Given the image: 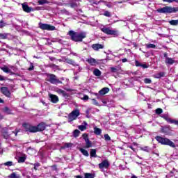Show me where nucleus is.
<instances>
[{"instance_id": "1", "label": "nucleus", "mask_w": 178, "mask_h": 178, "mask_svg": "<svg viewBox=\"0 0 178 178\" xmlns=\"http://www.w3.org/2000/svg\"><path fill=\"white\" fill-rule=\"evenodd\" d=\"M68 35H70L72 41H74V42H81L84 38L87 37L86 32H74V31H70L68 32Z\"/></svg>"}, {"instance_id": "2", "label": "nucleus", "mask_w": 178, "mask_h": 178, "mask_svg": "<svg viewBox=\"0 0 178 178\" xmlns=\"http://www.w3.org/2000/svg\"><path fill=\"white\" fill-rule=\"evenodd\" d=\"M158 13H163L164 15H169L170 13H176L178 12V7L165 6L156 10Z\"/></svg>"}, {"instance_id": "3", "label": "nucleus", "mask_w": 178, "mask_h": 178, "mask_svg": "<svg viewBox=\"0 0 178 178\" xmlns=\"http://www.w3.org/2000/svg\"><path fill=\"white\" fill-rule=\"evenodd\" d=\"M155 139L158 143L162 144V145H168L172 148H176V145L175 143L172 142L169 138H163L161 136H156Z\"/></svg>"}, {"instance_id": "4", "label": "nucleus", "mask_w": 178, "mask_h": 178, "mask_svg": "<svg viewBox=\"0 0 178 178\" xmlns=\"http://www.w3.org/2000/svg\"><path fill=\"white\" fill-rule=\"evenodd\" d=\"M101 31L104 33V34H107V35H113L114 37H118L119 35V31L106 27L102 28Z\"/></svg>"}, {"instance_id": "5", "label": "nucleus", "mask_w": 178, "mask_h": 178, "mask_svg": "<svg viewBox=\"0 0 178 178\" xmlns=\"http://www.w3.org/2000/svg\"><path fill=\"white\" fill-rule=\"evenodd\" d=\"M38 26L40 30H47V31H54V30H56V28L54 26L49 24H43L42 22H39Z\"/></svg>"}, {"instance_id": "6", "label": "nucleus", "mask_w": 178, "mask_h": 178, "mask_svg": "<svg viewBox=\"0 0 178 178\" xmlns=\"http://www.w3.org/2000/svg\"><path fill=\"white\" fill-rule=\"evenodd\" d=\"M46 80L47 81H49L51 84H58V83L62 84V81L56 78V76H55V74H48Z\"/></svg>"}, {"instance_id": "7", "label": "nucleus", "mask_w": 178, "mask_h": 178, "mask_svg": "<svg viewBox=\"0 0 178 178\" xmlns=\"http://www.w3.org/2000/svg\"><path fill=\"white\" fill-rule=\"evenodd\" d=\"M80 115V111L75 110L73 111L68 116L69 122H73V120H76L77 118H79Z\"/></svg>"}, {"instance_id": "8", "label": "nucleus", "mask_w": 178, "mask_h": 178, "mask_svg": "<svg viewBox=\"0 0 178 178\" xmlns=\"http://www.w3.org/2000/svg\"><path fill=\"white\" fill-rule=\"evenodd\" d=\"M24 128L26 131H29L30 133H37V127L31 125L30 124H24Z\"/></svg>"}, {"instance_id": "9", "label": "nucleus", "mask_w": 178, "mask_h": 178, "mask_svg": "<svg viewBox=\"0 0 178 178\" xmlns=\"http://www.w3.org/2000/svg\"><path fill=\"white\" fill-rule=\"evenodd\" d=\"M164 58H165V63L166 65H173L174 63H176V60L175 58H170L168 56V54H164Z\"/></svg>"}, {"instance_id": "10", "label": "nucleus", "mask_w": 178, "mask_h": 178, "mask_svg": "<svg viewBox=\"0 0 178 178\" xmlns=\"http://www.w3.org/2000/svg\"><path fill=\"white\" fill-rule=\"evenodd\" d=\"M102 60H95V58H90L86 60V62L89 63L91 66H97V65H99Z\"/></svg>"}, {"instance_id": "11", "label": "nucleus", "mask_w": 178, "mask_h": 178, "mask_svg": "<svg viewBox=\"0 0 178 178\" xmlns=\"http://www.w3.org/2000/svg\"><path fill=\"white\" fill-rule=\"evenodd\" d=\"M1 70H2L4 73H12L11 69H13V66L8 65H3V66H0Z\"/></svg>"}, {"instance_id": "12", "label": "nucleus", "mask_w": 178, "mask_h": 178, "mask_svg": "<svg viewBox=\"0 0 178 178\" xmlns=\"http://www.w3.org/2000/svg\"><path fill=\"white\" fill-rule=\"evenodd\" d=\"M99 169H108L109 168V161L108 160H104L99 164Z\"/></svg>"}, {"instance_id": "13", "label": "nucleus", "mask_w": 178, "mask_h": 178, "mask_svg": "<svg viewBox=\"0 0 178 178\" xmlns=\"http://www.w3.org/2000/svg\"><path fill=\"white\" fill-rule=\"evenodd\" d=\"M68 5L70 8H77L80 6V0H70V3Z\"/></svg>"}, {"instance_id": "14", "label": "nucleus", "mask_w": 178, "mask_h": 178, "mask_svg": "<svg viewBox=\"0 0 178 178\" xmlns=\"http://www.w3.org/2000/svg\"><path fill=\"white\" fill-rule=\"evenodd\" d=\"M1 92H2V94H3V95L8 97V98L10 97V92L9 91V89H8V88L2 87L1 88Z\"/></svg>"}, {"instance_id": "15", "label": "nucleus", "mask_w": 178, "mask_h": 178, "mask_svg": "<svg viewBox=\"0 0 178 178\" xmlns=\"http://www.w3.org/2000/svg\"><path fill=\"white\" fill-rule=\"evenodd\" d=\"M22 9L24 12H26V13H30V12L33 11V8L26 3H22Z\"/></svg>"}, {"instance_id": "16", "label": "nucleus", "mask_w": 178, "mask_h": 178, "mask_svg": "<svg viewBox=\"0 0 178 178\" xmlns=\"http://www.w3.org/2000/svg\"><path fill=\"white\" fill-rule=\"evenodd\" d=\"M46 127H47V125L45 124V123L42 122L36 127L37 131H44Z\"/></svg>"}, {"instance_id": "17", "label": "nucleus", "mask_w": 178, "mask_h": 178, "mask_svg": "<svg viewBox=\"0 0 178 178\" xmlns=\"http://www.w3.org/2000/svg\"><path fill=\"white\" fill-rule=\"evenodd\" d=\"M55 91L57 92V94H59V95H62L63 97H67V93L62 89L56 88Z\"/></svg>"}, {"instance_id": "18", "label": "nucleus", "mask_w": 178, "mask_h": 178, "mask_svg": "<svg viewBox=\"0 0 178 178\" xmlns=\"http://www.w3.org/2000/svg\"><path fill=\"white\" fill-rule=\"evenodd\" d=\"M49 98L51 99V101L53 102V104H56L59 102V98L55 95L50 94Z\"/></svg>"}, {"instance_id": "19", "label": "nucleus", "mask_w": 178, "mask_h": 178, "mask_svg": "<svg viewBox=\"0 0 178 178\" xmlns=\"http://www.w3.org/2000/svg\"><path fill=\"white\" fill-rule=\"evenodd\" d=\"M83 125H79L78 126V129L79 130H80L81 131H84V130H87V126H88V124L87 123V122L84 121L83 122Z\"/></svg>"}, {"instance_id": "20", "label": "nucleus", "mask_w": 178, "mask_h": 178, "mask_svg": "<svg viewBox=\"0 0 178 178\" xmlns=\"http://www.w3.org/2000/svg\"><path fill=\"white\" fill-rule=\"evenodd\" d=\"M108 92H109L108 88H103L99 91V95H105V94H108Z\"/></svg>"}, {"instance_id": "21", "label": "nucleus", "mask_w": 178, "mask_h": 178, "mask_svg": "<svg viewBox=\"0 0 178 178\" xmlns=\"http://www.w3.org/2000/svg\"><path fill=\"white\" fill-rule=\"evenodd\" d=\"M94 133L96 134V136H101L102 133V130L101 129L97 128V127H94Z\"/></svg>"}, {"instance_id": "22", "label": "nucleus", "mask_w": 178, "mask_h": 178, "mask_svg": "<svg viewBox=\"0 0 178 178\" xmlns=\"http://www.w3.org/2000/svg\"><path fill=\"white\" fill-rule=\"evenodd\" d=\"M8 178H20V175L17 172H13L8 176Z\"/></svg>"}, {"instance_id": "23", "label": "nucleus", "mask_w": 178, "mask_h": 178, "mask_svg": "<svg viewBox=\"0 0 178 178\" xmlns=\"http://www.w3.org/2000/svg\"><path fill=\"white\" fill-rule=\"evenodd\" d=\"M90 156L91 158H97V150L95 149H90Z\"/></svg>"}, {"instance_id": "24", "label": "nucleus", "mask_w": 178, "mask_h": 178, "mask_svg": "<svg viewBox=\"0 0 178 178\" xmlns=\"http://www.w3.org/2000/svg\"><path fill=\"white\" fill-rule=\"evenodd\" d=\"M166 120L168 123L174 124L178 126V120H172L170 118H166Z\"/></svg>"}, {"instance_id": "25", "label": "nucleus", "mask_w": 178, "mask_h": 178, "mask_svg": "<svg viewBox=\"0 0 178 178\" xmlns=\"http://www.w3.org/2000/svg\"><path fill=\"white\" fill-rule=\"evenodd\" d=\"M79 151L81 152V154H83V155H84V156H89V154H88V151L83 149V148H80Z\"/></svg>"}, {"instance_id": "26", "label": "nucleus", "mask_w": 178, "mask_h": 178, "mask_svg": "<svg viewBox=\"0 0 178 178\" xmlns=\"http://www.w3.org/2000/svg\"><path fill=\"white\" fill-rule=\"evenodd\" d=\"M80 136V131H79V129H75L74 131H73V136L75 138H77V137H79Z\"/></svg>"}, {"instance_id": "27", "label": "nucleus", "mask_w": 178, "mask_h": 178, "mask_svg": "<svg viewBox=\"0 0 178 178\" xmlns=\"http://www.w3.org/2000/svg\"><path fill=\"white\" fill-rule=\"evenodd\" d=\"M95 51H98V49H102L104 48L103 45H93L92 46Z\"/></svg>"}, {"instance_id": "28", "label": "nucleus", "mask_w": 178, "mask_h": 178, "mask_svg": "<svg viewBox=\"0 0 178 178\" xmlns=\"http://www.w3.org/2000/svg\"><path fill=\"white\" fill-rule=\"evenodd\" d=\"M95 175L91 173H85L83 178H95Z\"/></svg>"}, {"instance_id": "29", "label": "nucleus", "mask_w": 178, "mask_h": 178, "mask_svg": "<svg viewBox=\"0 0 178 178\" xmlns=\"http://www.w3.org/2000/svg\"><path fill=\"white\" fill-rule=\"evenodd\" d=\"M93 74L95 76H97V77H99V76H101V72L98 69H95V70L93 71Z\"/></svg>"}, {"instance_id": "30", "label": "nucleus", "mask_w": 178, "mask_h": 178, "mask_svg": "<svg viewBox=\"0 0 178 178\" xmlns=\"http://www.w3.org/2000/svg\"><path fill=\"white\" fill-rule=\"evenodd\" d=\"M85 142L86 144V148H90V147H92V143H91V141H90V139L88 140H86Z\"/></svg>"}, {"instance_id": "31", "label": "nucleus", "mask_w": 178, "mask_h": 178, "mask_svg": "<svg viewBox=\"0 0 178 178\" xmlns=\"http://www.w3.org/2000/svg\"><path fill=\"white\" fill-rule=\"evenodd\" d=\"M8 38V33H0V40H6Z\"/></svg>"}, {"instance_id": "32", "label": "nucleus", "mask_w": 178, "mask_h": 178, "mask_svg": "<svg viewBox=\"0 0 178 178\" xmlns=\"http://www.w3.org/2000/svg\"><path fill=\"white\" fill-rule=\"evenodd\" d=\"M6 26H8V24H6L3 20L0 21V29H3V27H6Z\"/></svg>"}, {"instance_id": "33", "label": "nucleus", "mask_w": 178, "mask_h": 178, "mask_svg": "<svg viewBox=\"0 0 178 178\" xmlns=\"http://www.w3.org/2000/svg\"><path fill=\"white\" fill-rule=\"evenodd\" d=\"M170 24H171V26H177L178 20H171L170 21Z\"/></svg>"}, {"instance_id": "34", "label": "nucleus", "mask_w": 178, "mask_h": 178, "mask_svg": "<svg viewBox=\"0 0 178 178\" xmlns=\"http://www.w3.org/2000/svg\"><path fill=\"white\" fill-rule=\"evenodd\" d=\"M103 15L104 16H106V17H111L112 16L109 11H105Z\"/></svg>"}, {"instance_id": "35", "label": "nucleus", "mask_w": 178, "mask_h": 178, "mask_svg": "<svg viewBox=\"0 0 178 178\" xmlns=\"http://www.w3.org/2000/svg\"><path fill=\"white\" fill-rule=\"evenodd\" d=\"M65 61L67 62V63H69L70 65H74V60L72 59L66 58Z\"/></svg>"}, {"instance_id": "36", "label": "nucleus", "mask_w": 178, "mask_h": 178, "mask_svg": "<svg viewBox=\"0 0 178 178\" xmlns=\"http://www.w3.org/2000/svg\"><path fill=\"white\" fill-rule=\"evenodd\" d=\"M38 3L39 5H44L45 3H48V0H39Z\"/></svg>"}, {"instance_id": "37", "label": "nucleus", "mask_w": 178, "mask_h": 178, "mask_svg": "<svg viewBox=\"0 0 178 178\" xmlns=\"http://www.w3.org/2000/svg\"><path fill=\"white\" fill-rule=\"evenodd\" d=\"M4 112L7 113V115H10V113H12V111H10V109H9V108L6 107L4 108Z\"/></svg>"}, {"instance_id": "38", "label": "nucleus", "mask_w": 178, "mask_h": 178, "mask_svg": "<svg viewBox=\"0 0 178 178\" xmlns=\"http://www.w3.org/2000/svg\"><path fill=\"white\" fill-rule=\"evenodd\" d=\"M82 137H83V140H85V141H88V140H90L88 138V134H83L82 135Z\"/></svg>"}, {"instance_id": "39", "label": "nucleus", "mask_w": 178, "mask_h": 178, "mask_svg": "<svg viewBox=\"0 0 178 178\" xmlns=\"http://www.w3.org/2000/svg\"><path fill=\"white\" fill-rule=\"evenodd\" d=\"M162 112H163V110H162V108H157L156 109V115H161V113H162Z\"/></svg>"}, {"instance_id": "40", "label": "nucleus", "mask_w": 178, "mask_h": 178, "mask_svg": "<svg viewBox=\"0 0 178 178\" xmlns=\"http://www.w3.org/2000/svg\"><path fill=\"white\" fill-rule=\"evenodd\" d=\"M5 166H12L13 165V162L8 161L3 163Z\"/></svg>"}, {"instance_id": "41", "label": "nucleus", "mask_w": 178, "mask_h": 178, "mask_svg": "<svg viewBox=\"0 0 178 178\" xmlns=\"http://www.w3.org/2000/svg\"><path fill=\"white\" fill-rule=\"evenodd\" d=\"M163 76H165V73L164 72H159L157 74V79H161V77H163Z\"/></svg>"}, {"instance_id": "42", "label": "nucleus", "mask_w": 178, "mask_h": 178, "mask_svg": "<svg viewBox=\"0 0 178 178\" xmlns=\"http://www.w3.org/2000/svg\"><path fill=\"white\" fill-rule=\"evenodd\" d=\"M144 83H145V84H151L152 81L151 79L146 78L144 79Z\"/></svg>"}, {"instance_id": "43", "label": "nucleus", "mask_w": 178, "mask_h": 178, "mask_svg": "<svg viewBox=\"0 0 178 178\" xmlns=\"http://www.w3.org/2000/svg\"><path fill=\"white\" fill-rule=\"evenodd\" d=\"M104 139L106 141H111V136L108 134L104 135Z\"/></svg>"}, {"instance_id": "44", "label": "nucleus", "mask_w": 178, "mask_h": 178, "mask_svg": "<svg viewBox=\"0 0 178 178\" xmlns=\"http://www.w3.org/2000/svg\"><path fill=\"white\" fill-rule=\"evenodd\" d=\"M140 149L142 151H145V152H149V149H148V147L145 146V147H141Z\"/></svg>"}, {"instance_id": "45", "label": "nucleus", "mask_w": 178, "mask_h": 178, "mask_svg": "<svg viewBox=\"0 0 178 178\" xmlns=\"http://www.w3.org/2000/svg\"><path fill=\"white\" fill-rule=\"evenodd\" d=\"M3 136L4 138H6L7 140V138H9V136L10 135L8 134V132H3Z\"/></svg>"}, {"instance_id": "46", "label": "nucleus", "mask_w": 178, "mask_h": 178, "mask_svg": "<svg viewBox=\"0 0 178 178\" xmlns=\"http://www.w3.org/2000/svg\"><path fill=\"white\" fill-rule=\"evenodd\" d=\"M34 167L33 169L35 170H37L38 168H40V163H35V164H33Z\"/></svg>"}, {"instance_id": "47", "label": "nucleus", "mask_w": 178, "mask_h": 178, "mask_svg": "<svg viewBox=\"0 0 178 178\" xmlns=\"http://www.w3.org/2000/svg\"><path fill=\"white\" fill-rule=\"evenodd\" d=\"M111 72H112V73H116L118 72V68L116 67H111Z\"/></svg>"}, {"instance_id": "48", "label": "nucleus", "mask_w": 178, "mask_h": 178, "mask_svg": "<svg viewBox=\"0 0 178 178\" xmlns=\"http://www.w3.org/2000/svg\"><path fill=\"white\" fill-rule=\"evenodd\" d=\"M92 101L93 102V105H96L97 106L99 105V104H98V102H97L95 99H92Z\"/></svg>"}, {"instance_id": "49", "label": "nucleus", "mask_w": 178, "mask_h": 178, "mask_svg": "<svg viewBox=\"0 0 178 178\" xmlns=\"http://www.w3.org/2000/svg\"><path fill=\"white\" fill-rule=\"evenodd\" d=\"M49 67H52V69H58V66L55 64H49Z\"/></svg>"}, {"instance_id": "50", "label": "nucleus", "mask_w": 178, "mask_h": 178, "mask_svg": "<svg viewBox=\"0 0 178 178\" xmlns=\"http://www.w3.org/2000/svg\"><path fill=\"white\" fill-rule=\"evenodd\" d=\"M5 80H6V77L0 74V81H5Z\"/></svg>"}, {"instance_id": "51", "label": "nucleus", "mask_w": 178, "mask_h": 178, "mask_svg": "<svg viewBox=\"0 0 178 178\" xmlns=\"http://www.w3.org/2000/svg\"><path fill=\"white\" fill-rule=\"evenodd\" d=\"M140 67L143 69H148V65H147V64H140Z\"/></svg>"}, {"instance_id": "52", "label": "nucleus", "mask_w": 178, "mask_h": 178, "mask_svg": "<svg viewBox=\"0 0 178 178\" xmlns=\"http://www.w3.org/2000/svg\"><path fill=\"white\" fill-rule=\"evenodd\" d=\"M81 99H83V101H87L88 100V96L84 95Z\"/></svg>"}, {"instance_id": "53", "label": "nucleus", "mask_w": 178, "mask_h": 178, "mask_svg": "<svg viewBox=\"0 0 178 178\" xmlns=\"http://www.w3.org/2000/svg\"><path fill=\"white\" fill-rule=\"evenodd\" d=\"M24 161H26L24 157H20L18 162H24Z\"/></svg>"}, {"instance_id": "54", "label": "nucleus", "mask_w": 178, "mask_h": 178, "mask_svg": "<svg viewBox=\"0 0 178 178\" xmlns=\"http://www.w3.org/2000/svg\"><path fill=\"white\" fill-rule=\"evenodd\" d=\"M135 65L138 67V66H141V63H140V62H138V60H136L135 61Z\"/></svg>"}, {"instance_id": "55", "label": "nucleus", "mask_w": 178, "mask_h": 178, "mask_svg": "<svg viewBox=\"0 0 178 178\" xmlns=\"http://www.w3.org/2000/svg\"><path fill=\"white\" fill-rule=\"evenodd\" d=\"M102 102L104 105H106V104H108V102L106 99H102Z\"/></svg>"}, {"instance_id": "56", "label": "nucleus", "mask_w": 178, "mask_h": 178, "mask_svg": "<svg viewBox=\"0 0 178 178\" xmlns=\"http://www.w3.org/2000/svg\"><path fill=\"white\" fill-rule=\"evenodd\" d=\"M156 46L155 45H147V48H155Z\"/></svg>"}, {"instance_id": "57", "label": "nucleus", "mask_w": 178, "mask_h": 178, "mask_svg": "<svg viewBox=\"0 0 178 178\" xmlns=\"http://www.w3.org/2000/svg\"><path fill=\"white\" fill-rule=\"evenodd\" d=\"M163 2H168V3H172V0H163Z\"/></svg>"}, {"instance_id": "58", "label": "nucleus", "mask_w": 178, "mask_h": 178, "mask_svg": "<svg viewBox=\"0 0 178 178\" xmlns=\"http://www.w3.org/2000/svg\"><path fill=\"white\" fill-rule=\"evenodd\" d=\"M122 62L123 63L127 62V58H123V59L122 60Z\"/></svg>"}, {"instance_id": "59", "label": "nucleus", "mask_w": 178, "mask_h": 178, "mask_svg": "<svg viewBox=\"0 0 178 178\" xmlns=\"http://www.w3.org/2000/svg\"><path fill=\"white\" fill-rule=\"evenodd\" d=\"M34 70V66L31 65L29 68V70Z\"/></svg>"}, {"instance_id": "60", "label": "nucleus", "mask_w": 178, "mask_h": 178, "mask_svg": "<svg viewBox=\"0 0 178 178\" xmlns=\"http://www.w3.org/2000/svg\"><path fill=\"white\" fill-rule=\"evenodd\" d=\"M66 147H67V148H69V147H72V144L67 143V144H66Z\"/></svg>"}, {"instance_id": "61", "label": "nucleus", "mask_w": 178, "mask_h": 178, "mask_svg": "<svg viewBox=\"0 0 178 178\" xmlns=\"http://www.w3.org/2000/svg\"><path fill=\"white\" fill-rule=\"evenodd\" d=\"M128 148H131L132 151H134V147H133V146H128Z\"/></svg>"}, {"instance_id": "62", "label": "nucleus", "mask_w": 178, "mask_h": 178, "mask_svg": "<svg viewBox=\"0 0 178 178\" xmlns=\"http://www.w3.org/2000/svg\"><path fill=\"white\" fill-rule=\"evenodd\" d=\"M49 59H50V60H51V61H52V60H55V58H54V57H50Z\"/></svg>"}, {"instance_id": "63", "label": "nucleus", "mask_w": 178, "mask_h": 178, "mask_svg": "<svg viewBox=\"0 0 178 178\" xmlns=\"http://www.w3.org/2000/svg\"><path fill=\"white\" fill-rule=\"evenodd\" d=\"M131 178H138L137 176L133 175Z\"/></svg>"}, {"instance_id": "64", "label": "nucleus", "mask_w": 178, "mask_h": 178, "mask_svg": "<svg viewBox=\"0 0 178 178\" xmlns=\"http://www.w3.org/2000/svg\"><path fill=\"white\" fill-rule=\"evenodd\" d=\"M76 178H83V177H82V176H80V175H77V176L76 177Z\"/></svg>"}]
</instances>
